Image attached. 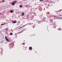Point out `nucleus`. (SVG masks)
<instances>
[{
	"label": "nucleus",
	"mask_w": 62,
	"mask_h": 62,
	"mask_svg": "<svg viewBox=\"0 0 62 62\" xmlns=\"http://www.w3.org/2000/svg\"><path fill=\"white\" fill-rule=\"evenodd\" d=\"M6 40L7 41H8H8H9V40H8V38L6 39Z\"/></svg>",
	"instance_id": "1"
},
{
	"label": "nucleus",
	"mask_w": 62,
	"mask_h": 62,
	"mask_svg": "<svg viewBox=\"0 0 62 62\" xmlns=\"http://www.w3.org/2000/svg\"><path fill=\"white\" fill-rule=\"evenodd\" d=\"M24 15V13L23 12L22 14V16H23Z\"/></svg>",
	"instance_id": "2"
},
{
	"label": "nucleus",
	"mask_w": 62,
	"mask_h": 62,
	"mask_svg": "<svg viewBox=\"0 0 62 62\" xmlns=\"http://www.w3.org/2000/svg\"><path fill=\"white\" fill-rule=\"evenodd\" d=\"M13 2L14 3H17V1L16 0L14 1H13Z\"/></svg>",
	"instance_id": "3"
},
{
	"label": "nucleus",
	"mask_w": 62,
	"mask_h": 62,
	"mask_svg": "<svg viewBox=\"0 0 62 62\" xmlns=\"http://www.w3.org/2000/svg\"><path fill=\"white\" fill-rule=\"evenodd\" d=\"M17 22V21L16 20H14L13 22V23H16Z\"/></svg>",
	"instance_id": "4"
},
{
	"label": "nucleus",
	"mask_w": 62,
	"mask_h": 62,
	"mask_svg": "<svg viewBox=\"0 0 62 62\" xmlns=\"http://www.w3.org/2000/svg\"><path fill=\"white\" fill-rule=\"evenodd\" d=\"M29 49L30 50H31L32 49V48L31 47H29Z\"/></svg>",
	"instance_id": "5"
},
{
	"label": "nucleus",
	"mask_w": 62,
	"mask_h": 62,
	"mask_svg": "<svg viewBox=\"0 0 62 62\" xmlns=\"http://www.w3.org/2000/svg\"><path fill=\"white\" fill-rule=\"evenodd\" d=\"M12 5H15V3H14V2H13L12 3Z\"/></svg>",
	"instance_id": "6"
},
{
	"label": "nucleus",
	"mask_w": 62,
	"mask_h": 62,
	"mask_svg": "<svg viewBox=\"0 0 62 62\" xmlns=\"http://www.w3.org/2000/svg\"><path fill=\"white\" fill-rule=\"evenodd\" d=\"M2 3H4V2H5V0H2Z\"/></svg>",
	"instance_id": "7"
},
{
	"label": "nucleus",
	"mask_w": 62,
	"mask_h": 62,
	"mask_svg": "<svg viewBox=\"0 0 62 62\" xmlns=\"http://www.w3.org/2000/svg\"><path fill=\"white\" fill-rule=\"evenodd\" d=\"M5 30H6V31H7V30H8V28H6L5 29Z\"/></svg>",
	"instance_id": "8"
},
{
	"label": "nucleus",
	"mask_w": 62,
	"mask_h": 62,
	"mask_svg": "<svg viewBox=\"0 0 62 62\" xmlns=\"http://www.w3.org/2000/svg\"><path fill=\"white\" fill-rule=\"evenodd\" d=\"M12 34H13V33H10L11 35H12Z\"/></svg>",
	"instance_id": "9"
},
{
	"label": "nucleus",
	"mask_w": 62,
	"mask_h": 62,
	"mask_svg": "<svg viewBox=\"0 0 62 62\" xmlns=\"http://www.w3.org/2000/svg\"><path fill=\"white\" fill-rule=\"evenodd\" d=\"M10 12H11V13H12V12H13V11L12 10Z\"/></svg>",
	"instance_id": "10"
},
{
	"label": "nucleus",
	"mask_w": 62,
	"mask_h": 62,
	"mask_svg": "<svg viewBox=\"0 0 62 62\" xmlns=\"http://www.w3.org/2000/svg\"><path fill=\"white\" fill-rule=\"evenodd\" d=\"M44 0H40V2H41V1H43Z\"/></svg>",
	"instance_id": "11"
},
{
	"label": "nucleus",
	"mask_w": 62,
	"mask_h": 62,
	"mask_svg": "<svg viewBox=\"0 0 62 62\" xmlns=\"http://www.w3.org/2000/svg\"><path fill=\"white\" fill-rule=\"evenodd\" d=\"M20 8H22V6L21 5H20Z\"/></svg>",
	"instance_id": "12"
},
{
	"label": "nucleus",
	"mask_w": 62,
	"mask_h": 62,
	"mask_svg": "<svg viewBox=\"0 0 62 62\" xmlns=\"http://www.w3.org/2000/svg\"><path fill=\"white\" fill-rule=\"evenodd\" d=\"M7 37L6 36V37H5V38H6V39H7Z\"/></svg>",
	"instance_id": "13"
},
{
	"label": "nucleus",
	"mask_w": 62,
	"mask_h": 62,
	"mask_svg": "<svg viewBox=\"0 0 62 62\" xmlns=\"http://www.w3.org/2000/svg\"><path fill=\"white\" fill-rule=\"evenodd\" d=\"M26 25H27V24H26V25H24L23 26H26Z\"/></svg>",
	"instance_id": "14"
},
{
	"label": "nucleus",
	"mask_w": 62,
	"mask_h": 62,
	"mask_svg": "<svg viewBox=\"0 0 62 62\" xmlns=\"http://www.w3.org/2000/svg\"><path fill=\"white\" fill-rule=\"evenodd\" d=\"M62 11V10H60V11Z\"/></svg>",
	"instance_id": "15"
},
{
	"label": "nucleus",
	"mask_w": 62,
	"mask_h": 62,
	"mask_svg": "<svg viewBox=\"0 0 62 62\" xmlns=\"http://www.w3.org/2000/svg\"><path fill=\"white\" fill-rule=\"evenodd\" d=\"M26 8H27L28 7V6H26Z\"/></svg>",
	"instance_id": "16"
},
{
	"label": "nucleus",
	"mask_w": 62,
	"mask_h": 62,
	"mask_svg": "<svg viewBox=\"0 0 62 62\" xmlns=\"http://www.w3.org/2000/svg\"><path fill=\"white\" fill-rule=\"evenodd\" d=\"M20 32V33H22V31H21Z\"/></svg>",
	"instance_id": "17"
},
{
	"label": "nucleus",
	"mask_w": 62,
	"mask_h": 62,
	"mask_svg": "<svg viewBox=\"0 0 62 62\" xmlns=\"http://www.w3.org/2000/svg\"><path fill=\"white\" fill-rule=\"evenodd\" d=\"M1 12H0V15L1 14Z\"/></svg>",
	"instance_id": "18"
},
{
	"label": "nucleus",
	"mask_w": 62,
	"mask_h": 62,
	"mask_svg": "<svg viewBox=\"0 0 62 62\" xmlns=\"http://www.w3.org/2000/svg\"><path fill=\"white\" fill-rule=\"evenodd\" d=\"M31 7H32V6H31Z\"/></svg>",
	"instance_id": "19"
},
{
	"label": "nucleus",
	"mask_w": 62,
	"mask_h": 62,
	"mask_svg": "<svg viewBox=\"0 0 62 62\" xmlns=\"http://www.w3.org/2000/svg\"><path fill=\"white\" fill-rule=\"evenodd\" d=\"M24 26H23L24 27Z\"/></svg>",
	"instance_id": "20"
}]
</instances>
